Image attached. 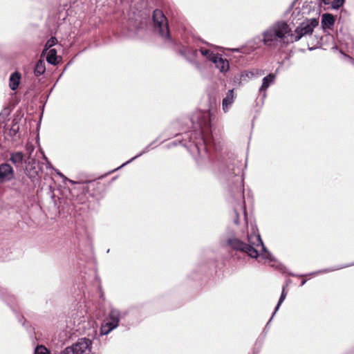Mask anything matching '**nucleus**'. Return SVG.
I'll list each match as a JSON object with an SVG mask.
<instances>
[{
	"mask_svg": "<svg viewBox=\"0 0 354 354\" xmlns=\"http://www.w3.org/2000/svg\"><path fill=\"white\" fill-rule=\"evenodd\" d=\"M263 42L270 47L293 43L292 29L286 22L277 21L263 32Z\"/></svg>",
	"mask_w": 354,
	"mask_h": 354,
	"instance_id": "nucleus-1",
	"label": "nucleus"
},
{
	"mask_svg": "<svg viewBox=\"0 0 354 354\" xmlns=\"http://www.w3.org/2000/svg\"><path fill=\"white\" fill-rule=\"evenodd\" d=\"M248 241L251 245H248L236 239L229 240L228 243L229 245L234 250L244 252L252 258H257L259 255V252L254 246H261L262 249L265 250V247L259 234H253L250 236L248 237Z\"/></svg>",
	"mask_w": 354,
	"mask_h": 354,
	"instance_id": "nucleus-2",
	"label": "nucleus"
},
{
	"mask_svg": "<svg viewBox=\"0 0 354 354\" xmlns=\"http://www.w3.org/2000/svg\"><path fill=\"white\" fill-rule=\"evenodd\" d=\"M319 21L315 18H313L302 22L299 26L295 29V33L292 32L293 42L299 40L303 36L306 35L311 34L313 32V29L317 27Z\"/></svg>",
	"mask_w": 354,
	"mask_h": 354,
	"instance_id": "nucleus-3",
	"label": "nucleus"
},
{
	"mask_svg": "<svg viewBox=\"0 0 354 354\" xmlns=\"http://www.w3.org/2000/svg\"><path fill=\"white\" fill-rule=\"evenodd\" d=\"M153 20L156 30H158L160 36L168 38L169 31L167 19L162 12L160 10L153 11Z\"/></svg>",
	"mask_w": 354,
	"mask_h": 354,
	"instance_id": "nucleus-4",
	"label": "nucleus"
},
{
	"mask_svg": "<svg viewBox=\"0 0 354 354\" xmlns=\"http://www.w3.org/2000/svg\"><path fill=\"white\" fill-rule=\"evenodd\" d=\"M91 342L88 339H80L75 344L65 349V354H85L90 351Z\"/></svg>",
	"mask_w": 354,
	"mask_h": 354,
	"instance_id": "nucleus-5",
	"label": "nucleus"
},
{
	"mask_svg": "<svg viewBox=\"0 0 354 354\" xmlns=\"http://www.w3.org/2000/svg\"><path fill=\"white\" fill-rule=\"evenodd\" d=\"M119 312L116 310H112L109 313V317L102 324L101 334L106 335L115 328L119 323Z\"/></svg>",
	"mask_w": 354,
	"mask_h": 354,
	"instance_id": "nucleus-6",
	"label": "nucleus"
},
{
	"mask_svg": "<svg viewBox=\"0 0 354 354\" xmlns=\"http://www.w3.org/2000/svg\"><path fill=\"white\" fill-rule=\"evenodd\" d=\"M29 152L28 156L24 160V171L26 174L31 179L35 178L38 175L36 167V159L32 156V152L34 150L32 147L27 148Z\"/></svg>",
	"mask_w": 354,
	"mask_h": 354,
	"instance_id": "nucleus-7",
	"label": "nucleus"
},
{
	"mask_svg": "<svg viewBox=\"0 0 354 354\" xmlns=\"http://www.w3.org/2000/svg\"><path fill=\"white\" fill-rule=\"evenodd\" d=\"M15 178V172L12 166L8 163L0 165V182L4 183L12 180Z\"/></svg>",
	"mask_w": 354,
	"mask_h": 354,
	"instance_id": "nucleus-8",
	"label": "nucleus"
},
{
	"mask_svg": "<svg viewBox=\"0 0 354 354\" xmlns=\"http://www.w3.org/2000/svg\"><path fill=\"white\" fill-rule=\"evenodd\" d=\"M212 62L215 64V66L222 73L227 72L230 68L227 59L223 58L219 55H216V58L213 60Z\"/></svg>",
	"mask_w": 354,
	"mask_h": 354,
	"instance_id": "nucleus-9",
	"label": "nucleus"
},
{
	"mask_svg": "<svg viewBox=\"0 0 354 354\" xmlns=\"http://www.w3.org/2000/svg\"><path fill=\"white\" fill-rule=\"evenodd\" d=\"M335 23V18L333 15L326 13L322 16V26L326 29H331Z\"/></svg>",
	"mask_w": 354,
	"mask_h": 354,
	"instance_id": "nucleus-10",
	"label": "nucleus"
},
{
	"mask_svg": "<svg viewBox=\"0 0 354 354\" xmlns=\"http://www.w3.org/2000/svg\"><path fill=\"white\" fill-rule=\"evenodd\" d=\"M234 100V90H230L227 92L226 97L223 100L222 106H223V109L225 112H227L228 111L229 108L233 103Z\"/></svg>",
	"mask_w": 354,
	"mask_h": 354,
	"instance_id": "nucleus-11",
	"label": "nucleus"
},
{
	"mask_svg": "<svg viewBox=\"0 0 354 354\" xmlns=\"http://www.w3.org/2000/svg\"><path fill=\"white\" fill-rule=\"evenodd\" d=\"M10 160L16 167L21 166L25 160L23 153L20 151L11 153Z\"/></svg>",
	"mask_w": 354,
	"mask_h": 354,
	"instance_id": "nucleus-12",
	"label": "nucleus"
},
{
	"mask_svg": "<svg viewBox=\"0 0 354 354\" xmlns=\"http://www.w3.org/2000/svg\"><path fill=\"white\" fill-rule=\"evenodd\" d=\"M275 80V75L272 73L269 74L263 79L262 85L259 88V92H265L266 89L274 83Z\"/></svg>",
	"mask_w": 354,
	"mask_h": 354,
	"instance_id": "nucleus-13",
	"label": "nucleus"
},
{
	"mask_svg": "<svg viewBox=\"0 0 354 354\" xmlns=\"http://www.w3.org/2000/svg\"><path fill=\"white\" fill-rule=\"evenodd\" d=\"M21 75L18 72L12 73L10 77L9 86L10 88L15 91L19 86L20 82Z\"/></svg>",
	"mask_w": 354,
	"mask_h": 354,
	"instance_id": "nucleus-14",
	"label": "nucleus"
},
{
	"mask_svg": "<svg viewBox=\"0 0 354 354\" xmlns=\"http://www.w3.org/2000/svg\"><path fill=\"white\" fill-rule=\"evenodd\" d=\"M46 71L45 62L44 60L39 59L35 67L34 73L36 76L42 75Z\"/></svg>",
	"mask_w": 354,
	"mask_h": 354,
	"instance_id": "nucleus-15",
	"label": "nucleus"
},
{
	"mask_svg": "<svg viewBox=\"0 0 354 354\" xmlns=\"http://www.w3.org/2000/svg\"><path fill=\"white\" fill-rule=\"evenodd\" d=\"M46 60L50 64H57V51L55 49L49 50L47 54Z\"/></svg>",
	"mask_w": 354,
	"mask_h": 354,
	"instance_id": "nucleus-16",
	"label": "nucleus"
},
{
	"mask_svg": "<svg viewBox=\"0 0 354 354\" xmlns=\"http://www.w3.org/2000/svg\"><path fill=\"white\" fill-rule=\"evenodd\" d=\"M200 51L203 56H205L207 59H208L212 62H213V60L216 58V55H218V54L214 53L213 52H212L209 50L205 49V48H201Z\"/></svg>",
	"mask_w": 354,
	"mask_h": 354,
	"instance_id": "nucleus-17",
	"label": "nucleus"
},
{
	"mask_svg": "<svg viewBox=\"0 0 354 354\" xmlns=\"http://www.w3.org/2000/svg\"><path fill=\"white\" fill-rule=\"evenodd\" d=\"M324 4L330 5L333 8L337 9L341 7L343 4H339L337 6L336 1L337 0H322Z\"/></svg>",
	"mask_w": 354,
	"mask_h": 354,
	"instance_id": "nucleus-18",
	"label": "nucleus"
},
{
	"mask_svg": "<svg viewBox=\"0 0 354 354\" xmlns=\"http://www.w3.org/2000/svg\"><path fill=\"white\" fill-rule=\"evenodd\" d=\"M286 295H287V292H286V291L285 290V288H283L281 295V297L279 298V302H278L277 306V307L275 308V312L279 309L280 305L282 304V302L286 299Z\"/></svg>",
	"mask_w": 354,
	"mask_h": 354,
	"instance_id": "nucleus-19",
	"label": "nucleus"
},
{
	"mask_svg": "<svg viewBox=\"0 0 354 354\" xmlns=\"http://www.w3.org/2000/svg\"><path fill=\"white\" fill-rule=\"evenodd\" d=\"M35 354H49V352L46 347L39 346L35 348Z\"/></svg>",
	"mask_w": 354,
	"mask_h": 354,
	"instance_id": "nucleus-20",
	"label": "nucleus"
},
{
	"mask_svg": "<svg viewBox=\"0 0 354 354\" xmlns=\"http://www.w3.org/2000/svg\"><path fill=\"white\" fill-rule=\"evenodd\" d=\"M56 43H57V39L55 37H51L50 39H48L47 41V42L46 44V46H45L46 49L45 50H47V49L51 48L52 46L55 45Z\"/></svg>",
	"mask_w": 354,
	"mask_h": 354,
	"instance_id": "nucleus-21",
	"label": "nucleus"
},
{
	"mask_svg": "<svg viewBox=\"0 0 354 354\" xmlns=\"http://www.w3.org/2000/svg\"><path fill=\"white\" fill-rule=\"evenodd\" d=\"M246 76L248 77H252L253 76H254V73L252 71L250 72H247L245 73Z\"/></svg>",
	"mask_w": 354,
	"mask_h": 354,
	"instance_id": "nucleus-22",
	"label": "nucleus"
},
{
	"mask_svg": "<svg viewBox=\"0 0 354 354\" xmlns=\"http://www.w3.org/2000/svg\"><path fill=\"white\" fill-rule=\"evenodd\" d=\"M344 2V0H337L336 3L337 6H339V4H343Z\"/></svg>",
	"mask_w": 354,
	"mask_h": 354,
	"instance_id": "nucleus-23",
	"label": "nucleus"
}]
</instances>
